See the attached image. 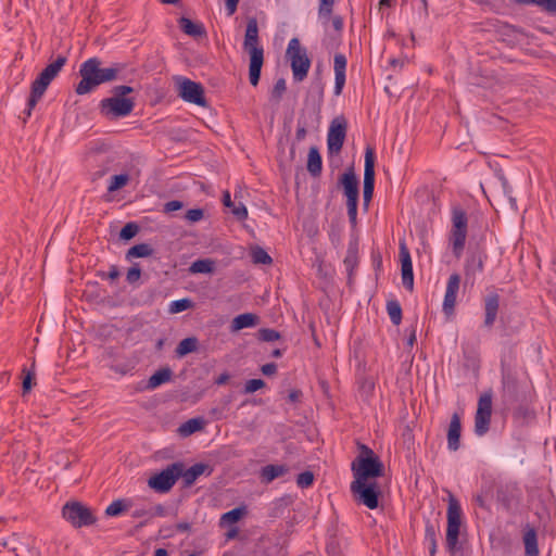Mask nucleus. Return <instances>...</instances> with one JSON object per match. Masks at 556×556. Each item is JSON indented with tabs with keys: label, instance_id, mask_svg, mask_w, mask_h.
I'll return each instance as SVG.
<instances>
[{
	"label": "nucleus",
	"instance_id": "nucleus-1",
	"mask_svg": "<svg viewBox=\"0 0 556 556\" xmlns=\"http://www.w3.org/2000/svg\"><path fill=\"white\" fill-rule=\"evenodd\" d=\"M123 68L124 66L119 63L102 67V61L99 58H90L79 67L81 79L77 84L75 92L79 96L90 93L100 85L116 80Z\"/></svg>",
	"mask_w": 556,
	"mask_h": 556
},
{
	"label": "nucleus",
	"instance_id": "nucleus-2",
	"mask_svg": "<svg viewBox=\"0 0 556 556\" xmlns=\"http://www.w3.org/2000/svg\"><path fill=\"white\" fill-rule=\"evenodd\" d=\"M243 50L250 56L249 80L252 86H257L261 77V71L264 64V48L258 37V25L255 17L248 20Z\"/></svg>",
	"mask_w": 556,
	"mask_h": 556
},
{
	"label": "nucleus",
	"instance_id": "nucleus-3",
	"mask_svg": "<svg viewBox=\"0 0 556 556\" xmlns=\"http://www.w3.org/2000/svg\"><path fill=\"white\" fill-rule=\"evenodd\" d=\"M359 451L361 455L351 465L354 481L368 482L383 476V464L374 451L365 444L359 445Z\"/></svg>",
	"mask_w": 556,
	"mask_h": 556
},
{
	"label": "nucleus",
	"instance_id": "nucleus-4",
	"mask_svg": "<svg viewBox=\"0 0 556 556\" xmlns=\"http://www.w3.org/2000/svg\"><path fill=\"white\" fill-rule=\"evenodd\" d=\"M67 59L64 55H59L56 60L47 65L33 81L30 87V96L27 102L26 115H31L33 109L45 94L48 86L59 75L63 66L66 64Z\"/></svg>",
	"mask_w": 556,
	"mask_h": 556
},
{
	"label": "nucleus",
	"instance_id": "nucleus-5",
	"mask_svg": "<svg viewBox=\"0 0 556 556\" xmlns=\"http://www.w3.org/2000/svg\"><path fill=\"white\" fill-rule=\"evenodd\" d=\"M452 228L448 235V241L452 245L453 254L456 258L463 255L467 232H468V216L460 206H454L451 215Z\"/></svg>",
	"mask_w": 556,
	"mask_h": 556
},
{
	"label": "nucleus",
	"instance_id": "nucleus-6",
	"mask_svg": "<svg viewBox=\"0 0 556 556\" xmlns=\"http://www.w3.org/2000/svg\"><path fill=\"white\" fill-rule=\"evenodd\" d=\"M286 55L290 61L294 80L303 81L309 71L311 60L298 38H292L289 41Z\"/></svg>",
	"mask_w": 556,
	"mask_h": 556
},
{
	"label": "nucleus",
	"instance_id": "nucleus-7",
	"mask_svg": "<svg viewBox=\"0 0 556 556\" xmlns=\"http://www.w3.org/2000/svg\"><path fill=\"white\" fill-rule=\"evenodd\" d=\"M447 529H446V548L450 553H455L458 547L459 529L462 525V507L458 500L450 494L447 506Z\"/></svg>",
	"mask_w": 556,
	"mask_h": 556
},
{
	"label": "nucleus",
	"instance_id": "nucleus-8",
	"mask_svg": "<svg viewBox=\"0 0 556 556\" xmlns=\"http://www.w3.org/2000/svg\"><path fill=\"white\" fill-rule=\"evenodd\" d=\"M135 108L134 99L104 98L99 103L100 114L109 121L128 116Z\"/></svg>",
	"mask_w": 556,
	"mask_h": 556
},
{
	"label": "nucleus",
	"instance_id": "nucleus-9",
	"mask_svg": "<svg viewBox=\"0 0 556 556\" xmlns=\"http://www.w3.org/2000/svg\"><path fill=\"white\" fill-rule=\"evenodd\" d=\"M350 489L357 503L369 509H376L379 506L381 490L377 482L353 481Z\"/></svg>",
	"mask_w": 556,
	"mask_h": 556
},
{
	"label": "nucleus",
	"instance_id": "nucleus-10",
	"mask_svg": "<svg viewBox=\"0 0 556 556\" xmlns=\"http://www.w3.org/2000/svg\"><path fill=\"white\" fill-rule=\"evenodd\" d=\"M62 515L75 528L88 527L96 522L91 509L80 502L66 503L62 508Z\"/></svg>",
	"mask_w": 556,
	"mask_h": 556
},
{
	"label": "nucleus",
	"instance_id": "nucleus-11",
	"mask_svg": "<svg viewBox=\"0 0 556 556\" xmlns=\"http://www.w3.org/2000/svg\"><path fill=\"white\" fill-rule=\"evenodd\" d=\"M180 475V463H173L161 472L151 477L148 480V485L159 493H166L174 486Z\"/></svg>",
	"mask_w": 556,
	"mask_h": 556
},
{
	"label": "nucleus",
	"instance_id": "nucleus-12",
	"mask_svg": "<svg viewBox=\"0 0 556 556\" xmlns=\"http://www.w3.org/2000/svg\"><path fill=\"white\" fill-rule=\"evenodd\" d=\"M178 96L186 102L205 108L207 105L204 88L186 77L176 78Z\"/></svg>",
	"mask_w": 556,
	"mask_h": 556
},
{
	"label": "nucleus",
	"instance_id": "nucleus-13",
	"mask_svg": "<svg viewBox=\"0 0 556 556\" xmlns=\"http://www.w3.org/2000/svg\"><path fill=\"white\" fill-rule=\"evenodd\" d=\"M492 416V393L484 392L480 395L475 415V433L478 437L484 435L491 424Z\"/></svg>",
	"mask_w": 556,
	"mask_h": 556
},
{
	"label": "nucleus",
	"instance_id": "nucleus-14",
	"mask_svg": "<svg viewBox=\"0 0 556 556\" xmlns=\"http://www.w3.org/2000/svg\"><path fill=\"white\" fill-rule=\"evenodd\" d=\"M375 189V152L368 147L365 151V168H364V188L363 200L364 205L368 206L371 201Z\"/></svg>",
	"mask_w": 556,
	"mask_h": 556
},
{
	"label": "nucleus",
	"instance_id": "nucleus-15",
	"mask_svg": "<svg viewBox=\"0 0 556 556\" xmlns=\"http://www.w3.org/2000/svg\"><path fill=\"white\" fill-rule=\"evenodd\" d=\"M459 285L460 276L458 274H452L447 280L443 300V312L447 316H451L454 313Z\"/></svg>",
	"mask_w": 556,
	"mask_h": 556
},
{
	"label": "nucleus",
	"instance_id": "nucleus-16",
	"mask_svg": "<svg viewBox=\"0 0 556 556\" xmlns=\"http://www.w3.org/2000/svg\"><path fill=\"white\" fill-rule=\"evenodd\" d=\"M345 124L338 123L337 121L331 123L327 137L329 153L333 154L341 151L345 139Z\"/></svg>",
	"mask_w": 556,
	"mask_h": 556
},
{
	"label": "nucleus",
	"instance_id": "nucleus-17",
	"mask_svg": "<svg viewBox=\"0 0 556 556\" xmlns=\"http://www.w3.org/2000/svg\"><path fill=\"white\" fill-rule=\"evenodd\" d=\"M400 258L402 264V282L403 286L408 290L413 291L414 289V274H413V264L409 251L405 243H401L400 245Z\"/></svg>",
	"mask_w": 556,
	"mask_h": 556
},
{
	"label": "nucleus",
	"instance_id": "nucleus-18",
	"mask_svg": "<svg viewBox=\"0 0 556 556\" xmlns=\"http://www.w3.org/2000/svg\"><path fill=\"white\" fill-rule=\"evenodd\" d=\"M486 257V253L480 248L470 251L465 263L466 277H475L477 274L482 273Z\"/></svg>",
	"mask_w": 556,
	"mask_h": 556
},
{
	"label": "nucleus",
	"instance_id": "nucleus-19",
	"mask_svg": "<svg viewBox=\"0 0 556 556\" xmlns=\"http://www.w3.org/2000/svg\"><path fill=\"white\" fill-rule=\"evenodd\" d=\"M339 182L346 201H358V180L352 167L341 175Z\"/></svg>",
	"mask_w": 556,
	"mask_h": 556
},
{
	"label": "nucleus",
	"instance_id": "nucleus-20",
	"mask_svg": "<svg viewBox=\"0 0 556 556\" xmlns=\"http://www.w3.org/2000/svg\"><path fill=\"white\" fill-rule=\"evenodd\" d=\"M503 396L506 402L514 403L518 399V381L516 376L508 369L502 368Z\"/></svg>",
	"mask_w": 556,
	"mask_h": 556
},
{
	"label": "nucleus",
	"instance_id": "nucleus-21",
	"mask_svg": "<svg viewBox=\"0 0 556 556\" xmlns=\"http://www.w3.org/2000/svg\"><path fill=\"white\" fill-rule=\"evenodd\" d=\"M334 70V94L340 96L345 85L346 58L342 53H337L333 58Z\"/></svg>",
	"mask_w": 556,
	"mask_h": 556
},
{
	"label": "nucleus",
	"instance_id": "nucleus-22",
	"mask_svg": "<svg viewBox=\"0 0 556 556\" xmlns=\"http://www.w3.org/2000/svg\"><path fill=\"white\" fill-rule=\"evenodd\" d=\"M180 469H181L180 478H182V483H184V486H186V488L191 486L195 482V480L204 472L207 471V475H211V472H212V469L210 468V466L206 464H203V463L194 464L187 470H185L184 464L180 463Z\"/></svg>",
	"mask_w": 556,
	"mask_h": 556
},
{
	"label": "nucleus",
	"instance_id": "nucleus-23",
	"mask_svg": "<svg viewBox=\"0 0 556 556\" xmlns=\"http://www.w3.org/2000/svg\"><path fill=\"white\" fill-rule=\"evenodd\" d=\"M500 308V295L490 293L484 298V327L492 328Z\"/></svg>",
	"mask_w": 556,
	"mask_h": 556
},
{
	"label": "nucleus",
	"instance_id": "nucleus-24",
	"mask_svg": "<svg viewBox=\"0 0 556 556\" xmlns=\"http://www.w3.org/2000/svg\"><path fill=\"white\" fill-rule=\"evenodd\" d=\"M460 432H462V424L460 417L457 413H454L451 417L448 430H447V447L448 450L455 452L460 446Z\"/></svg>",
	"mask_w": 556,
	"mask_h": 556
},
{
	"label": "nucleus",
	"instance_id": "nucleus-25",
	"mask_svg": "<svg viewBox=\"0 0 556 556\" xmlns=\"http://www.w3.org/2000/svg\"><path fill=\"white\" fill-rule=\"evenodd\" d=\"M525 545V556H540L538 545V534L534 528L527 525L522 536Z\"/></svg>",
	"mask_w": 556,
	"mask_h": 556
},
{
	"label": "nucleus",
	"instance_id": "nucleus-26",
	"mask_svg": "<svg viewBox=\"0 0 556 556\" xmlns=\"http://www.w3.org/2000/svg\"><path fill=\"white\" fill-rule=\"evenodd\" d=\"M289 472V467L285 464L279 465H266L261 469V480L265 483H270L275 479L283 477Z\"/></svg>",
	"mask_w": 556,
	"mask_h": 556
},
{
	"label": "nucleus",
	"instance_id": "nucleus-27",
	"mask_svg": "<svg viewBox=\"0 0 556 556\" xmlns=\"http://www.w3.org/2000/svg\"><path fill=\"white\" fill-rule=\"evenodd\" d=\"M307 170L313 177H318L323 170V161L317 147H311L307 155Z\"/></svg>",
	"mask_w": 556,
	"mask_h": 556
},
{
	"label": "nucleus",
	"instance_id": "nucleus-28",
	"mask_svg": "<svg viewBox=\"0 0 556 556\" xmlns=\"http://www.w3.org/2000/svg\"><path fill=\"white\" fill-rule=\"evenodd\" d=\"M179 27L186 35L192 37H201L205 35V29L202 24L194 23L187 17H180Z\"/></svg>",
	"mask_w": 556,
	"mask_h": 556
},
{
	"label": "nucleus",
	"instance_id": "nucleus-29",
	"mask_svg": "<svg viewBox=\"0 0 556 556\" xmlns=\"http://www.w3.org/2000/svg\"><path fill=\"white\" fill-rule=\"evenodd\" d=\"M439 533V526L430 522H426L425 528V541L428 543L430 556H434L437 552V535Z\"/></svg>",
	"mask_w": 556,
	"mask_h": 556
},
{
	"label": "nucleus",
	"instance_id": "nucleus-30",
	"mask_svg": "<svg viewBox=\"0 0 556 556\" xmlns=\"http://www.w3.org/2000/svg\"><path fill=\"white\" fill-rule=\"evenodd\" d=\"M172 375H173V371L168 367L162 368V369L155 371L149 378L147 388L153 390V389L160 387L161 384L169 381L172 378Z\"/></svg>",
	"mask_w": 556,
	"mask_h": 556
},
{
	"label": "nucleus",
	"instance_id": "nucleus-31",
	"mask_svg": "<svg viewBox=\"0 0 556 556\" xmlns=\"http://www.w3.org/2000/svg\"><path fill=\"white\" fill-rule=\"evenodd\" d=\"M203 428L204 420L202 418H191L179 426L178 432L182 437H188Z\"/></svg>",
	"mask_w": 556,
	"mask_h": 556
},
{
	"label": "nucleus",
	"instance_id": "nucleus-32",
	"mask_svg": "<svg viewBox=\"0 0 556 556\" xmlns=\"http://www.w3.org/2000/svg\"><path fill=\"white\" fill-rule=\"evenodd\" d=\"M258 317L252 313L238 315L232 320V328L241 330L243 328L254 327L257 324Z\"/></svg>",
	"mask_w": 556,
	"mask_h": 556
},
{
	"label": "nucleus",
	"instance_id": "nucleus-33",
	"mask_svg": "<svg viewBox=\"0 0 556 556\" xmlns=\"http://www.w3.org/2000/svg\"><path fill=\"white\" fill-rule=\"evenodd\" d=\"M198 339L195 337H189L179 342L176 348V354L178 357H182L189 353L197 351Z\"/></svg>",
	"mask_w": 556,
	"mask_h": 556
},
{
	"label": "nucleus",
	"instance_id": "nucleus-34",
	"mask_svg": "<svg viewBox=\"0 0 556 556\" xmlns=\"http://www.w3.org/2000/svg\"><path fill=\"white\" fill-rule=\"evenodd\" d=\"M247 514V508L244 506L242 507H236L225 514L220 517V526L225 525H231L238 522L244 515Z\"/></svg>",
	"mask_w": 556,
	"mask_h": 556
},
{
	"label": "nucleus",
	"instance_id": "nucleus-35",
	"mask_svg": "<svg viewBox=\"0 0 556 556\" xmlns=\"http://www.w3.org/2000/svg\"><path fill=\"white\" fill-rule=\"evenodd\" d=\"M213 270H214V261H212L210 258L197 260L189 267V271L191 274H210Z\"/></svg>",
	"mask_w": 556,
	"mask_h": 556
},
{
	"label": "nucleus",
	"instance_id": "nucleus-36",
	"mask_svg": "<svg viewBox=\"0 0 556 556\" xmlns=\"http://www.w3.org/2000/svg\"><path fill=\"white\" fill-rule=\"evenodd\" d=\"M152 253H153V249L151 248L150 244L140 243V244H136V245L131 247L127 251L126 257L128 260H130L132 257H147V256L152 255Z\"/></svg>",
	"mask_w": 556,
	"mask_h": 556
},
{
	"label": "nucleus",
	"instance_id": "nucleus-37",
	"mask_svg": "<svg viewBox=\"0 0 556 556\" xmlns=\"http://www.w3.org/2000/svg\"><path fill=\"white\" fill-rule=\"evenodd\" d=\"M251 257L254 264L270 265L273 263L270 255L258 245L251 248Z\"/></svg>",
	"mask_w": 556,
	"mask_h": 556
},
{
	"label": "nucleus",
	"instance_id": "nucleus-38",
	"mask_svg": "<svg viewBox=\"0 0 556 556\" xmlns=\"http://www.w3.org/2000/svg\"><path fill=\"white\" fill-rule=\"evenodd\" d=\"M387 312L389 314L391 321L395 326H399L402 320V307H401L400 303L395 300L388 301Z\"/></svg>",
	"mask_w": 556,
	"mask_h": 556
},
{
	"label": "nucleus",
	"instance_id": "nucleus-39",
	"mask_svg": "<svg viewBox=\"0 0 556 556\" xmlns=\"http://www.w3.org/2000/svg\"><path fill=\"white\" fill-rule=\"evenodd\" d=\"M129 179L130 178H129L128 174L114 175L110 179V184L108 186V191L115 192V191L124 188L125 186L128 185Z\"/></svg>",
	"mask_w": 556,
	"mask_h": 556
},
{
	"label": "nucleus",
	"instance_id": "nucleus-40",
	"mask_svg": "<svg viewBox=\"0 0 556 556\" xmlns=\"http://www.w3.org/2000/svg\"><path fill=\"white\" fill-rule=\"evenodd\" d=\"M129 504L125 500H116L112 502L105 509L108 516H118L128 510Z\"/></svg>",
	"mask_w": 556,
	"mask_h": 556
},
{
	"label": "nucleus",
	"instance_id": "nucleus-41",
	"mask_svg": "<svg viewBox=\"0 0 556 556\" xmlns=\"http://www.w3.org/2000/svg\"><path fill=\"white\" fill-rule=\"evenodd\" d=\"M343 264L349 274V282H351L353 270L358 264V258H357L356 252L353 250H349L344 257Z\"/></svg>",
	"mask_w": 556,
	"mask_h": 556
},
{
	"label": "nucleus",
	"instance_id": "nucleus-42",
	"mask_svg": "<svg viewBox=\"0 0 556 556\" xmlns=\"http://www.w3.org/2000/svg\"><path fill=\"white\" fill-rule=\"evenodd\" d=\"M193 307V302L190 299H180L173 301L169 305V312L173 314H177Z\"/></svg>",
	"mask_w": 556,
	"mask_h": 556
},
{
	"label": "nucleus",
	"instance_id": "nucleus-43",
	"mask_svg": "<svg viewBox=\"0 0 556 556\" xmlns=\"http://www.w3.org/2000/svg\"><path fill=\"white\" fill-rule=\"evenodd\" d=\"M286 90H287V84H286L285 78L277 79L274 85V88L271 90V93H270L271 100H274L276 103H278L281 100Z\"/></svg>",
	"mask_w": 556,
	"mask_h": 556
},
{
	"label": "nucleus",
	"instance_id": "nucleus-44",
	"mask_svg": "<svg viewBox=\"0 0 556 556\" xmlns=\"http://www.w3.org/2000/svg\"><path fill=\"white\" fill-rule=\"evenodd\" d=\"M113 157L105 156L100 161V169L92 173V180L102 178L110 169Z\"/></svg>",
	"mask_w": 556,
	"mask_h": 556
},
{
	"label": "nucleus",
	"instance_id": "nucleus-45",
	"mask_svg": "<svg viewBox=\"0 0 556 556\" xmlns=\"http://www.w3.org/2000/svg\"><path fill=\"white\" fill-rule=\"evenodd\" d=\"M334 5V0H319L318 14L321 18L329 20Z\"/></svg>",
	"mask_w": 556,
	"mask_h": 556
},
{
	"label": "nucleus",
	"instance_id": "nucleus-46",
	"mask_svg": "<svg viewBox=\"0 0 556 556\" xmlns=\"http://www.w3.org/2000/svg\"><path fill=\"white\" fill-rule=\"evenodd\" d=\"M139 231V226L136 223H127L121 230L119 237L124 240L134 238Z\"/></svg>",
	"mask_w": 556,
	"mask_h": 556
},
{
	"label": "nucleus",
	"instance_id": "nucleus-47",
	"mask_svg": "<svg viewBox=\"0 0 556 556\" xmlns=\"http://www.w3.org/2000/svg\"><path fill=\"white\" fill-rule=\"evenodd\" d=\"M314 482V473L312 471H304V472H301L298 478H296V484L299 488H308L313 484Z\"/></svg>",
	"mask_w": 556,
	"mask_h": 556
},
{
	"label": "nucleus",
	"instance_id": "nucleus-48",
	"mask_svg": "<svg viewBox=\"0 0 556 556\" xmlns=\"http://www.w3.org/2000/svg\"><path fill=\"white\" fill-rule=\"evenodd\" d=\"M265 387V381L262 379H251L248 380L244 384V393H254L257 390Z\"/></svg>",
	"mask_w": 556,
	"mask_h": 556
},
{
	"label": "nucleus",
	"instance_id": "nucleus-49",
	"mask_svg": "<svg viewBox=\"0 0 556 556\" xmlns=\"http://www.w3.org/2000/svg\"><path fill=\"white\" fill-rule=\"evenodd\" d=\"M280 338V333L274 329L264 328L260 330V339L265 342H273Z\"/></svg>",
	"mask_w": 556,
	"mask_h": 556
},
{
	"label": "nucleus",
	"instance_id": "nucleus-50",
	"mask_svg": "<svg viewBox=\"0 0 556 556\" xmlns=\"http://www.w3.org/2000/svg\"><path fill=\"white\" fill-rule=\"evenodd\" d=\"M134 88L126 85L115 86L112 89V97H117L119 99H126L125 96L131 93Z\"/></svg>",
	"mask_w": 556,
	"mask_h": 556
},
{
	"label": "nucleus",
	"instance_id": "nucleus-51",
	"mask_svg": "<svg viewBox=\"0 0 556 556\" xmlns=\"http://www.w3.org/2000/svg\"><path fill=\"white\" fill-rule=\"evenodd\" d=\"M327 553L329 556H342V551L338 540L332 539L328 542Z\"/></svg>",
	"mask_w": 556,
	"mask_h": 556
},
{
	"label": "nucleus",
	"instance_id": "nucleus-52",
	"mask_svg": "<svg viewBox=\"0 0 556 556\" xmlns=\"http://www.w3.org/2000/svg\"><path fill=\"white\" fill-rule=\"evenodd\" d=\"M358 201H346L348 215L352 225L356 224Z\"/></svg>",
	"mask_w": 556,
	"mask_h": 556
},
{
	"label": "nucleus",
	"instance_id": "nucleus-53",
	"mask_svg": "<svg viewBox=\"0 0 556 556\" xmlns=\"http://www.w3.org/2000/svg\"><path fill=\"white\" fill-rule=\"evenodd\" d=\"M204 216V212L201 208H192L186 213V219L191 223L201 220Z\"/></svg>",
	"mask_w": 556,
	"mask_h": 556
},
{
	"label": "nucleus",
	"instance_id": "nucleus-54",
	"mask_svg": "<svg viewBox=\"0 0 556 556\" xmlns=\"http://www.w3.org/2000/svg\"><path fill=\"white\" fill-rule=\"evenodd\" d=\"M141 276V269L139 268V266L136 264L134 265L132 267H130L127 271V276H126V279L129 283H134L136 281L139 280Z\"/></svg>",
	"mask_w": 556,
	"mask_h": 556
},
{
	"label": "nucleus",
	"instance_id": "nucleus-55",
	"mask_svg": "<svg viewBox=\"0 0 556 556\" xmlns=\"http://www.w3.org/2000/svg\"><path fill=\"white\" fill-rule=\"evenodd\" d=\"M534 4L543 8L547 12L556 13V0H535Z\"/></svg>",
	"mask_w": 556,
	"mask_h": 556
},
{
	"label": "nucleus",
	"instance_id": "nucleus-56",
	"mask_svg": "<svg viewBox=\"0 0 556 556\" xmlns=\"http://www.w3.org/2000/svg\"><path fill=\"white\" fill-rule=\"evenodd\" d=\"M225 412H227V410L224 407H222L220 404H218L217 406L211 408L208 415L214 420H220V419H224L226 417Z\"/></svg>",
	"mask_w": 556,
	"mask_h": 556
},
{
	"label": "nucleus",
	"instance_id": "nucleus-57",
	"mask_svg": "<svg viewBox=\"0 0 556 556\" xmlns=\"http://www.w3.org/2000/svg\"><path fill=\"white\" fill-rule=\"evenodd\" d=\"M231 212L239 220H243L248 217V210L242 203L238 206L233 205Z\"/></svg>",
	"mask_w": 556,
	"mask_h": 556
},
{
	"label": "nucleus",
	"instance_id": "nucleus-58",
	"mask_svg": "<svg viewBox=\"0 0 556 556\" xmlns=\"http://www.w3.org/2000/svg\"><path fill=\"white\" fill-rule=\"evenodd\" d=\"M131 516L134 518H147V519H151L153 518V513H152V509H147V508H136L134 509Z\"/></svg>",
	"mask_w": 556,
	"mask_h": 556
},
{
	"label": "nucleus",
	"instance_id": "nucleus-59",
	"mask_svg": "<svg viewBox=\"0 0 556 556\" xmlns=\"http://www.w3.org/2000/svg\"><path fill=\"white\" fill-rule=\"evenodd\" d=\"M182 207V202L181 201H178V200H172L169 202H166L164 204V212L165 213H172V212H175V211H178Z\"/></svg>",
	"mask_w": 556,
	"mask_h": 556
},
{
	"label": "nucleus",
	"instance_id": "nucleus-60",
	"mask_svg": "<svg viewBox=\"0 0 556 556\" xmlns=\"http://www.w3.org/2000/svg\"><path fill=\"white\" fill-rule=\"evenodd\" d=\"M33 387V374L30 371H27V374L25 375L24 379H23V393H27L30 391Z\"/></svg>",
	"mask_w": 556,
	"mask_h": 556
},
{
	"label": "nucleus",
	"instance_id": "nucleus-61",
	"mask_svg": "<svg viewBox=\"0 0 556 556\" xmlns=\"http://www.w3.org/2000/svg\"><path fill=\"white\" fill-rule=\"evenodd\" d=\"M261 371L265 376H273L277 372V365L275 363H267L261 367Z\"/></svg>",
	"mask_w": 556,
	"mask_h": 556
},
{
	"label": "nucleus",
	"instance_id": "nucleus-62",
	"mask_svg": "<svg viewBox=\"0 0 556 556\" xmlns=\"http://www.w3.org/2000/svg\"><path fill=\"white\" fill-rule=\"evenodd\" d=\"M306 127L305 125L298 124L296 132H295V139L298 141H302L306 137Z\"/></svg>",
	"mask_w": 556,
	"mask_h": 556
},
{
	"label": "nucleus",
	"instance_id": "nucleus-63",
	"mask_svg": "<svg viewBox=\"0 0 556 556\" xmlns=\"http://www.w3.org/2000/svg\"><path fill=\"white\" fill-rule=\"evenodd\" d=\"M301 396H302V391L294 389V390H291L290 393L288 394V400L291 403H296L300 401Z\"/></svg>",
	"mask_w": 556,
	"mask_h": 556
},
{
	"label": "nucleus",
	"instance_id": "nucleus-64",
	"mask_svg": "<svg viewBox=\"0 0 556 556\" xmlns=\"http://www.w3.org/2000/svg\"><path fill=\"white\" fill-rule=\"evenodd\" d=\"M106 277L111 280H115L119 277V270L116 265H111L106 274Z\"/></svg>",
	"mask_w": 556,
	"mask_h": 556
}]
</instances>
